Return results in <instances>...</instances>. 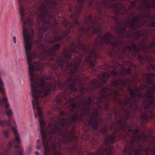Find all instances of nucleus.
I'll use <instances>...</instances> for the list:
<instances>
[{"label":"nucleus","instance_id":"14","mask_svg":"<svg viewBox=\"0 0 155 155\" xmlns=\"http://www.w3.org/2000/svg\"><path fill=\"white\" fill-rule=\"evenodd\" d=\"M62 139L61 140H59L57 143L53 144V147L54 148H59L61 147V142H62L65 143L67 142H70L71 139V137L70 134L68 132L62 136Z\"/></svg>","mask_w":155,"mask_h":155},{"label":"nucleus","instance_id":"42","mask_svg":"<svg viewBox=\"0 0 155 155\" xmlns=\"http://www.w3.org/2000/svg\"><path fill=\"white\" fill-rule=\"evenodd\" d=\"M110 74L113 76H115L117 74V72L115 70H113L110 72Z\"/></svg>","mask_w":155,"mask_h":155},{"label":"nucleus","instance_id":"54","mask_svg":"<svg viewBox=\"0 0 155 155\" xmlns=\"http://www.w3.org/2000/svg\"><path fill=\"white\" fill-rule=\"evenodd\" d=\"M47 51L46 52V54H47V56H48V57H47V58H48V59L51 60V59H49V55H48V54L47 53Z\"/></svg>","mask_w":155,"mask_h":155},{"label":"nucleus","instance_id":"13","mask_svg":"<svg viewBox=\"0 0 155 155\" xmlns=\"http://www.w3.org/2000/svg\"><path fill=\"white\" fill-rule=\"evenodd\" d=\"M109 77V74L106 72H104L102 74L101 80L100 81H97L96 79H94L91 82V85L89 86L87 88V90H93L96 88L100 86V83H104L105 84L106 83L107 81L104 80V78H105L106 79H107Z\"/></svg>","mask_w":155,"mask_h":155},{"label":"nucleus","instance_id":"9","mask_svg":"<svg viewBox=\"0 0 155 155\" xmlns=\"http://www.w3.org/2000/svg\"><path fill=\"white\" fill-rule=\"evenodd\" d=\"M155 92V84H153L152 87H150L149 91L146 94L145 99L143 100L142 105L144 108L152 109L155 107V102L151 100L153 97V94Z\"/></svg>","mask_w":155,"mask_h":155},{"label":"nucleus","instance_id":"1","mask_svg":"<svg viewBox=\"0 0 155 155\" xmlns=\"http://www.w3.org/2000/svg\"><path fill=\"white\" fill-rule=\"evenodd\" d=\"M131 83V81L129 79L125 80L119 79L114 80L112 83L111 85L113 86L119 85L121 88H128V90L130 91V97H125L124 101L119 98H117V96L119 95L117 90L109 89L106 87L102 88L101 94L97 98L96 104L92 106L91 108V105L94 103V97H88L87 99H84L81 104L77 102L76 110L80 111L81 114H76V120L81 119L84 114L89 115L90 120L88 121V124L91 126L94 129H97L98 120L100 119L97 111L101 110L102 107L106 109L108 108L107 101L109 97L112 96L115 100L117 101L119 104L118 108H119L118 111L115 112V114L118 115L121 117L120 119L117 120V124L121 127V129L123 130L129 127L127 132L128 135L130 133L134 134H137L139 131V130L137 128L133 130V125H130L124 122V119H128L130 117V107H132L134 105L136 106V103L139 101L140 96L141 95L140 91L137 88L135 87L133 88L130 86Z\"/></svg>","mask_w":155,"mask_h":155},{"label":"nucleus","instance_id":"57","mask_svg":"<svg viewBox=\"0 0 155 155\" xmlns=\"http://www.w3.org/2000/svg\"><path fill=\"white\" fill-rule=\"evenodd\" d=\"M146 86L145 85L144 86V87H143V89H145L146 88Z\"/></svg>","mask_w":155,"mask_h":155},{"label":"nucleus","instance_id":"49","mask_svg":"<svg viewBox=\"0 0 155 155\" xmlns=\"http://www.w3.org/2000/svg\"><path fill=\"white\" fill-rule=\"evenodd\" d=\"M13 40L14 41V42L15 43H16V38L15 36H14L13 37Z\"/></svg>","mask_w":155,"mask_h":155},{"label":"nucleus","instance_id":"21","mask_svg":"<svg viewBox=\"0 0 155 155\" xmlns=\"http://www.w3.org/2000/svg\"><path fill=\"white\" fill-rule=\"evenodd\" d=\"M116 131H115L110 136L107 137V139L104 141V143L106 146L108 143H109L110 141H112L114 140L116 137Z\"/></svg>","mask_w":155,"mask_h":155},{"label":"nucleus","instance_id":"39","mask_svg":"<svg viewBox=\"0 0 155 155\" xmlns=\"http://www.w3.org/2000/svg\"><path fill=\"white\" fill-rule=\"evenodd\" d=\"M13 133L16 135V136L19 135L18 133L17 130L15 128H14L13 129Z\"/></svg>","mask_w":155,"mask_h":155},{"label":"nucleus","instance_id":"51","mask_svg":"<svg viewBox=\"0 0 155 155\" xmlns=\"http://www.w3.org/2000/svg\"><path fill=\"white\" fill-rule=\"evenodd\" d=\"M45 155H48V154L49 153V151H45Z\"/></svg>","mask_w":155,"mask_h":155},{"label":"nucleus","instance_id":"55","mask_svg":"<svg viewBox=\"0 0 155 155\" xmlns=\"http://www.w3.org/2000/svg\"><path fill=\"white\" fill-rule=\"evenodd\" d=\"M40 147L39 145L37 146V148L38 149H39Z\"/></svg>","mask_w":155,"mask_h":155},{"label":"nucleus","instance_id":"61","mask_svg":"<svg viewBox=\"0 0 155 155\" xmlns=\"http://www.w3.org/2000/svg\"><path fill=\"white\" fill-rule=\"evenodd\" d=\"M111 18H113V19L114 18V16H112Z\"/></svg>","mask_w":155,"mask_h":155},{"label":"nucleus","instance_id":"15","mask_svg":"<svg viewBox=\"0 0 155 155\" xmlns=\"http://www.w3.org/2000/svg\"><path fill=\"white\" fill-rule=\"evenodd\" d=\"M60 46V44L52 45L50 49L47 51V53L49 56V59L53 60L56 51L58 50Z\"/></svg>","mask_w":155,"mask_h":155},{"label":"nucleus","instance_id":"32","mask_svg":"<svg viewBox=\"0 0 155 155\" xmlns=\"http://www.w3.org/2000/svg\"><path fill=\"white\" fill-rule=\"evenodd\" d=\"M134 152L136 153L134 154L133 155H140L139 153L141 152V150L140 149H137L135 150L134 151Z\"/></svg>","mask_w":155,"mask_h":155},{"label":"nucleus","instance_id":"20","mask_svg":"<svg viewBox=\"0 0 155 155\" xmlns=\"http://www.w3.org/2000/svg\"><path fill=\"white\" fill-rule=\"evenodd\" d=\"M138 59L141 64H143L146 60L148 62L150 63L152 60V58L150 56H146L145 57L139 55Z\"/></svg>","mask_w":155,"mask_h":155},{"label":"nucleus","instance_id":"59","mask_svg":"<svg viewBox=\"0 0 155 155\" xmlns=\"http://www.w3.org/2000/svg\"><path fill=\"white\" fill-rule=\"evenodd\" d=\"M92 0H91V2H90V5L91 4V3H92Z\"/></svg>","mask_w":155,"mask_h":155},{"label":"nucleus","instance_id":"22","mask_svg":"<svg viewBox=\"0 0 155 155\" xmlns=\"http://www.w3.org/2000/svg\"><path fill=\"white\" fill-rule=\"evenodd\" d=\"M14 147L15 149H16L19 148L20 150L19 152L17 151L15 155H22V152L24 151L23 147H20L18 145H15V144H14Z\"/></svg>","mask_w":155,"mask_h":155},{"label":"nucleus","instance_id":"7","mask_svg":"<svg viewBox=\"0 0 155 155\" xmlns=\"http://www.w3.org/2000/svg\"><path fill=\"white\" fill-rule=\"evenodd\" d=\"M84 22L86 24L87 26L86 29L84 27H80L79 29V32L82 35L81 37H83V34L87 35L94 34L98 33L101 31V28L100 27V24L93 20L91 16H89L86 18Z\"/></svg>","mask_w":155,"mask_h":155},{"label":"nucleus","instance_id":"8","mask_svg":"<svg viewBox=\"0 0 155 155\" xmlns=\"http://www.w3.org/2000/svg\"><path fill=\"white\" fill-rule=\"evenodd\" d=\"M56 3L54 0H45L39 7V17L41 18L45 17L47 15L49 18H52L54 16L51 13V10L54 9V6Z\"/></svg>","mask_w":155,"mask_h":155},{"label":"nucleus","instance_id":"58","mask_svg":"<svg viewBox=\"0 0 155 155\" xmlns=\"http://www.w3.org/2000/svg\"><path fill=\"white\" fill-rule=\"evenodd\" d=\"M39 142V140H37V143H38Z\"/></svg>","mask_w":155,"mask_h":155},{"label":"nucleus","instance_id":"17","mask_svg":"<svg viewBox=\"0 0 155 155\" xmlns=\"http://www.w3.org/2000/svg\"><path fill=\"white\" fill-rule=\"evenodd\" d=\"M155 7V0H144V9L148 10Z\"/></svg>","mask_w":155,"mask_h":155},{"label":"nucleus","instance_id":"26","mask_svg":"<svg viewBox=\"0 0 155 155\" xmlns=\"http://www.w3.org/2000/svg\"><path fill=\"white\" fill-rule=\"evenodd\" d=\"M52 22L51 19H45L43 21L42 23L44 25H46L51 23Z\"/></svg>","mask_w":155,"mask_h":155},{"label":"nucleus","instance_id":"38","mask_svg":"<svg viewBox=\"0 0 155 155\" xmlns=\"http://www.w3.org/2000/svg\"><path fill=\"white\" fill-rule=\"evenodd\" d=\"M6 124H7L8 126L9 127H11V122L9 120H6L5 121Z\"/></svg>","mask_w":155,"mask_h":155},{"label":"nucleus","instance_id":"50","mask_svg":"<svg viewBox=\"0 0 155 155\" xmlns=\"http://www.w3.org/2000/svg\"><path fill=\"white\" fill-rule=\"evenodd\" d=\"M108 118L109 119H111L112 118V115L111 114H109L108 115Z\"/></svg>","mask_w":155,"mask_h":155},{"label":"nucleus","instance_id":"34","mask_svg":"<svg viewBox=\"0 0 155 155\" xmlns=\"http://www.w3.org/2000/svg\"><path fill=\"white\" fill-rule=\"evenodd\" d=\"M46 30L45 28V27H42L39 29V32L41 33L44 32Z\"/></svg>","mask_w":155,"mask_h":155},{"label":"nucleus","instance_id":"4","mask_svg":"<svg viewBox=\"0 0 155 155\" xmlns=\"http://www.w3.org/2000/svg\"><path fill=\"white\" fill-rule=\"evenodd\" d=\"M65 53L63 56H59L57 59L58 65L61 68L63 67L64 63L66 66V70L68 71V72L69 76L67 79V81L68 83L67 86V89L71 91H75L77 90V88L75 87V85L78 84H80V82L78 79H75L74 78V74L77 70L80 64L81 59L80 57H76L74 61V64L71 62H67L65 60H68L70 58L71 55L66 50H65Z\"/></svg>","mask_w":155,"mask_h":155},{"label":"nucleus","instance_id":"52","mask_svg":"<svg viewBox=\"0 0 155 155\" xmlns=\"http://www.w3.org/2000/svg\"><path fill=\"white\" fill-rule=\"evenodd\" d=\"M152 155H155V151H152Z\"/></svg>","mask_w":155,"mask_h":155},{"label":"nucleus","instance_id":"45","mask_svg":"<svg viewBox=\"0 0 155 155\" xmlns=\"http://www.w3.org/2000/svg\"><path fill=\"white\" fill-rule=\"evenodd\" d=\"M0 125L2 127H4L5 126L4 122L2 120H0Z\"/></svg>","mask_w":155,"mask_h":155},{"label":"nucleus","instance_id":"18","mask_svg":"<svg viewBox=\"0 0 155 155\" xmlns=\"http://www.w3.org/2000/svg\"><path fill=\"white\" fill-rule=\"evenodd\" d=\"M112 148V146H110L108 148L109 150H108L104 148H102L94 153H92L90 155H108L107 154V152L108 150L110 151V149Z\"/></svg>","mask_w":155,"mask_h":155},{"label":"nucleus","instance_id":"35","mask_svg":"<svg viewBox=\"0 0 155 155\" xmlns=\"http://www.w3.org/2000/svg\"><path fill=\"white\" fill-rule=\"evenodd\" d=\"M155 46V41L150 44L149 46L150 48H153Z\"/></svg>","mask_w":155,"mask_h":155},{"label":"nucleus","instance_id":"40","mask_svg":"<svg viewBox=\"0 0 155 155\" xmlns=\"http://www.w3.org/2000/svg\"><path fill=\"white\" fill-rule=\"evenodd\" d=\"M4 134L6 138H8L9 136V133L8 131H5L4 132Z\"/></svg>","mask_w":155,"mask_h":155},{"label":"nucleus","instance_id":"5","mask_svg":"<svg viewBox=\"0 0 155 155\" xmlns=\"http://www.w3.org/2000/svg\"><path fill=\"white\" fill-rule=\"evenodd\" d=\"M148 14L139 13L138 16L134 17L132 20L129 18L127 21L124 25V28H117V30L119 33H125L128 37L134 36L139 38L140 37V33L138 32H134V30H137L140 27L141 25L147 26L149 25V22L147 21L148 16Z\"/></svg>","mask_w":155,"mask_h":155},{"label":"nucleus","instance_id":"47","mask_svg":"<svg viewBox=\"0 0 155 155\" xmlns=\"http://www.w3.org/2000/svg\"><path fill=\"white\" fill-rule=\"evenodd\" d=\"M74 101V98L72 97H69L68 99V101L69 102H72Z\"/></svg>","mask_w":155,"mask_h":155},{"label":"nucleus","instance_id":"19","mask_svg":"<svg viewBox=\"0 0 155 155\" xmlns=\"http://www.w3.org/2000/svg\"><path fill=\"white\" fill-rule=\"evenodd\" d=\"M0 106L1 107L5 106L6 109L9 108V105L8 102L7 97H4L2 98H0Z\"/></svg>","mask_w":155,"mask_h":155},{"label":"nucleus","instance_id":"10","mask_svg":"<svg viewBox=\"0 0 155 155\" xmlns=\"http://www.w3.org/2000/svg\"><path fill=\"white\" fill-rule=\"evenodd\" d=\"M112 2L108 3L106 0H102V2L98 5V7L100 9L98 11L102 12V11L101 9L102 7H106L107 6L109 5L111 8H113L115 11L116 14H120V12L122 9H124V7L122 6L120 2L117 0H111Z\"/></svg>","mask_w":155,"mask_h":155},{"label":"nucleus","instance_id":"43","mask_svg":"<svg viewBox=\"0 0 155 155\" xmlns=\"http://www.w3.org/2000/svg\"><path fill=\"white\" fill-rule=\"evenodd\" d=\"M62 100L60 98H58L56 101L57 103L58 104H60L62 102Z\"/></svg>","mask_w":155,"mask_h":155},{"label":"nucleus","instance_id":"53","mask_svg":"<svg viewBox=\"0 0 155 155\" xmlns=\"http://www.w3.org/2000/svg\"><path fill=\"white\" fill-rule=\"evenodd\" d=\"M35 154H36V155H39V153L38 152L36 151L35 152Z\"/></svg>","mask_w":155,"mask_h":155},{"label":"nucleus","instance_id":"41","mask_svg":"<svg viewBox=\"0 0 155 155\" xmlns=\"http://www.w3.org/2000/svg\"><path fill=\"white\" fill-rule=\"evenodd\" d=\"M137 1L134 0L131 3V5L132 7L133 8H134V6L136 4Z\"/></svg>","mask_w":155,"mask_h":155},{"label":"nucleus","instance_id":"25","mask_svg":"<svg viewBox=\"0 0 155 155\" xmlns=\"http://www.w3.org/2000/svg\"><path fill=\"white\" fill-rule=\"evenodd\" d=\"M18 135H17L16 136L15 140L13 142V144H15L16 142L18 144L21 143V141Z\"/></svg>","mask_w":155,"mask_h":155},{"label":"nucleus","instance_id":"12","mask_svg":"<svg viewBox=\"0 0 155 155\" xmlns=\"http://www.w3.org/2000/svg\"><path fill=\"white\" fill-rule=\"evenodd\" d=\"M131 140L132 143H140L142 141H147L149 143H150L155 141V136L144 135L138 136H134L132 137Z\"/></svg>","mask_w":155,"mask_h":155},{"label":"nucleus","instance_id":"24","mask_svg":"<svg viewBox=\"0 0 155 155\" xmlns=\"http://www.w3.org/2000/svg\"><path fill=\"white\" fill-rule=\"evenodd\" d=\"M0 91L3 94H5V88L3 86V83L1 79L0 78Z\"/></svg>","mask_w":155,"mask_h":155},{"label":"nucleus","instance_id":"2","mask_svg":"<svg viewBox=\"0 0 155 155\" xmlns=\"http://www.w3.org/2000/svg\"><path fill=\"white\" fill-rule=\"evenodd\" d=\"M30 62L29 64L28 70L30 80L31 81V94L33 100L32 101L33 108L34 110L37 109L38 116L39 117V122L41 130L42 141L45 148V151H49V141L52 140V136H54L57 132L58 129L61 126H65L66 125L67 120L63 118L60 120L59 122H55L52 124H50L47 133H46L44 126L45 123L42 120L43 112L41 108L39 106L41 101L39 100L41 97L47 95L50 92L51 89L54 88L52 84L47 82L45 80H50L51 77L49 75H45L41 79L35 78L33 72L39 69V63L35 62L31 64Z\"/></svg>","mask_w":155,"mask_h":155},{"label":"nucleus","instance_id":"31","mask_svg":"<svg viewBox=\"0 0 155 155\" xmlns=\"http://www.w3.org/2000/svg\"><path fill=\"white\" fill-rule=\"evenodd\" d=\"M116 124L114 122H113L110 125V129L111 130H113L114 129V128H115V127L116 126Z\"/></svg>","mask_w":155,"mask_h":155},{"label":"nucleus","instance_id":"37","mask_svg":"<svg viewBox=\"0 0 155 155\" xmlns=\"http://www.w3.org/2000/svg\"><path fill=\"white\" fill-rule=\"evenodd\" d=\"M62 24L63 26H66L68 24V22L66 20L63 21L62 23Z\"/></svg>","mask_w":155,"mask_h":155},{"label":"nucleus","instance_id":"33","mask_svg":"<svg viewBox=\"0 0 155 155\" xmlns=\"http://www.w3.org/2000/svg\"><path fill=\"white\" fill-rule=\"evenodd\" d=\"M6 113L8 115H10L12 116L13 115V113L12 112V110L11 109H9L8 110H7L6 111Z\"/></svg>","mask_w":155,"mask_h":155},{"label":"nucleus","instance_id":"64","mask_svg":"<svg viewBox=\"0 0 155 155\" xmlns=\"http://www.w3.org/2000/svg\"><path fill=\"white\" fill-rule=\"evenodd\" d=\"M130 9H131V7L130 6L129 7V9L130 10Z\"/></svg>","mask_w":155,"mask_h":155},{"label":"nucleus","instance_id":"36","mask_svg":"<svg viewBox=\"0 0 155 155\" xmlns=\"http://www.w3.org/2000/svg\"><path fill=\"white\" fill-rule=\"evenodd\" d=\"M70 31V29H67L65 31H63L64 35H68Z\"/></svg>","mask_w":155,"mask_h":155},{"label":"nucleus","instance_id":"29","mask_svg":"<svg viewBox=\"0 0 155 155\" xmlns=\"http://www.w3.org/2000/svg\"><path fill=\"white\" fill-rule=\"evenodd\" d=\"M64 37L63 36H61L60 35H59L55 36L54 39L55 41H58L62 39Z\"/></svg>","mask_w":155,"mask_h":155},{"label":"nucleus","instance_id":"28","mask_svg":"<svg viewBox=\"0 0 155 155\" xmlns=\"http://www.w3.org/2000/svg\"><path fill=\"white\" fill-rule=\"evenodd\" d=\"M139 46L141 49L146 47V45L144 44L142 41L139 43Z\"/></svg>","mask_w":155,"mask_h":155},{"label":"nucleus","instance_id":"62","mask_svg":"<svg viewBox=\"0 0 155 155\" xmlns=\"http://www.w3.org/2000/svg\"><path fill=\"white\" fill-rule=\"evenodd\" d=\"M153 145L154 147H155V143L153 144Z\"/></svg>","mask_w":155,"mask_h":155},{"label":"nucleus","instance_id":"60","mask_svg":"<svg viewBox=\"0 0 155 155\" xmlns=\"http://www.w3.org/2000/svg\"><path fill=\"white\" fill-rule=\"evenodd\" d=\"M54 23H55V24L56 23V21L55 20H54Z\"/></svg>","mask_w":155,"mask_h":155},{"label":"nucleus","instance_id":"46","mask_svg":"<svg viewBox=\"0 0 155 155\" xmlns=\"http://www.w3.org/2000/svg\"><path fill=\"white\" fill-rule=\"evenodd\" d=\"M89 129V127L88 126H86L83 127V130L84 131H87Z\"/></svg>","mask_w":155,"mask_h":155},{"label":"nucleus","instance_id":"48","mask_svg":"<svg viewBox=\"0 0 155 155\" xmlns=\"http://www.w3.org/2000/svg\"><path fill=\"white\" fill-rule=\"evenodd\" d=\"M7 147L9 148H11L12 147V143L11 142H10L7 145Z\"/></svg>","mask_w":155,"mask_h":155},{"label":"nucleus","instance_id":"16","mask_svg":"<svg viewBox=\"0 0 155 155\" xmlns=\"http://www.w3.org/2000/svg\"><path fill=\"white\" fill-rule=\"evenodd\" d=\"M152 116V110H147L141 114L140 119L143 123H145L148 121L149 118L151 117Z\"/></svg>","mask_w":155,"mask_h":155},{"label":"nucleus","instance_id":"56","mask_svg":"<svg viewBox=\"0 0 155 155\" xmlns=\"http://www.w3.org/2000/svg\"><path fill=\"white\" fill-rule=\"evenodd\" d=\"M6 152H9V149H6Z\"/></svg>","mask_w":155,"mask_h":155},{"label":"nucleus","instance_id":"63","mask_svg":"<svg viewBox=\"0 0 155 155\" xmlns=\"http://www.w3.org/2000/svg\"><path fill=\"white\" fill-rule=\"evenodd\" d=\"M117 52H119V51L118 50H117Z\"/></svg>","mask_w":155,"mask_h":155},{"label":"nucleus","instance_id":"6","mask_svg":"<svg viewBox=\"0 0 155 155\" xmlns=\"http://www.w3.org/2000/svg\"><path fill=\"white\" fill-rule=\"evenodd\" d=\"M19 8L21 19L23 23V35L24 38V47L27 56H32L31 51L32 46V40L34 34V30L32 28H27L28 25L31 24L32 19L28 17L25 21L24 19V12L22 5L21 3V0H18Z\"/></svg>","mask_w":155,"mask_h":155},{"label":"nucleus","instance_id":"3","mask_svg":"<svg viewBox=\"0 0 155 155\" xmlns=\"http://www.w3.org/2000/svg\"><path fill=\"white\" fill-rule=\"evenodd\" d=\"M113 38V36L110 33H107L103 37L101 35H100L96 39L95 44L94 45H83L81 40L79 39H77L76 41V51L77 49L81 48L85 53L88 54L89 58H86V61L89 64L90 68H93L96 64L94 59L95 60L99 58V57L95 53L94 48L98 47L99 45L104 43H110L112 46L115 48L118 47L119 49H120V48H122L123 52H124L127 48H129L130 50H133L134 53H136L139 50L138 47L134 43H132L130 46L126 44L124 47L123 43L120 41L118 42L114 40L113 42H111L110 40Z\"/></svg>","mask_w":155,"mask_h":155},{"label":"nucleus","instance_id":"27","mask_svg":"<svg viewBox=\"0 0 155 155\" xmlns=\"http://www.w3.org/2000/svg\"><path fill=\"white\" fill-rule=\"evenodd\" d=\"M151 25L152 27H155V13L151 18Z\"/></svg>","mask_w":155,"mask_h":155},{"label":"nucleus","instance_id":"11","mask_svg":"<svg viewBox=\"0 0 155 155\" xmlns=\"http://www.w3.org/2000/svg\"><path fill=\"white\" fill-rule=\"evenodd\" d=\"M84 0H78V5L75 7V14H72L71 15L73 21L71 23L70 26L71 28H73L75 24L79 25V23L77 21L78 19V15L81 11L83 8V3Z\"/></svg>","mask_w":155,"mask_h":155},{"label":"nucleus","instance_id":"44","mask_svg":"<svg viewBox=\"0 0 155 155\" xmlns=\"http://www.w3.org/2000/svg\"><path fill=\"white\" fill-rule=\"evenodd\" d=\"M52 155H61V154L59 152L55 151Z\"/></svg>","mask_w":155,"mask_h":155},{"label":"nucleus","instance_id":"23","mask_svg":"<svg viewBox=\"0 0 155 155\" xmlns=\"http://www.w3.org/2000/svg\"><path fill=\"white\" fill-rule=\"evenodd\" d=\"M155 76V75L153 74H148L147 75V82L148 83H150L152 82L153 79Z\"/></svg>","mask_w":155,"mask_h":155},{"label":"nucleus","instance_id":"30","mask_svg":"<svg viewBox=\"0 0 155 155\" xmlns=\"http://www.w3.org/2000/svg\"><path fill=\"white\" fill-rule=\"evenodd\" d=\"M123 71L124 72L126 73L127 74H129L130 73L131 71L130 69H126L125 68H124L123 69Z\"/></svg>","mask_w":155,"mask_h":155}]
</instances>
